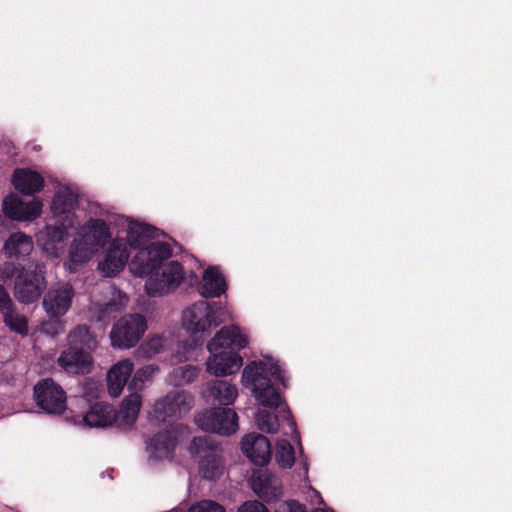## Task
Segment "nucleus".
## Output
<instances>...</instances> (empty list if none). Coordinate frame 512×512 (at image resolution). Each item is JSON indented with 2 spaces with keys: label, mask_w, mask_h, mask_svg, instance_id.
I'll return each mask as SVG.
<instances>
[{
  "label": "nucleus",
  "mask_w": 512,
  "mask_h": 512,
  "mask_svg": "<svg viewBox=\"0 0 512 512\" xmlns=\"http://www.w3.org/2000/svg\"><path fill=\"white\" fill-rule=\"evenodd\" d=\"M172 239L143 222L130 218V273L143 277L146 293L161 297L178 289L185 279V272L177 261L164 263L172 256Z\"/></svg>",
  "instance_id": "nucleus-1"
},
{
  "label": "nucleus",
  "mask_w": 512,
  "mask_h": 512,
  "mask_svg": "<svg viewBox=\"0 0 512 512\" xmlns=\"http://www.w3.org/2000/svg\"><path fill=\"white\" fill-rule=\"evenodd\" d=\"M127 401V397H125L122 401V405L124 406L125 402Z\"/></svg>",
  "instance_id": "nucleus-49"
},
{
  "label": "nucleus",
  "mask_w": 512,
  "mask_h": 512,
  "mask_svg": "<svg viewBox=\"0 0 512 512\" xmlns=\"http://www.w3.org/2000/svg\"><path fill=\"white\" fill-rule=\"evenodd\" d=\"M75 291L69 283H57L51 286L43 298V308L50 318L65 315L72 305Z\"/></svg>",
  "instance_id": "nucleus-14"
},
{
  "label": "nucleus",
  "mask_w": 512,
  "mask_h": 512,
  "mask_svg": "<svg viewBox=\"0 0 512 512\" xmlns=\"http://www.w3.org/2000/svg\"><path fill=\"white\" fill-rule=\"evenodd\" d=\"M113 307H114V305L109 304V305L106 307V311H108V312L112 311V310H113Z\"/></svg>",
  "instance_id": "nucleus-48"
},
{
  "label": "nucleus",
  "mask_w": 512,
  "mask_h": 512,
  "mask_svg": "<svg viewBox=\"0 0 512 512\" xmlns=\"http://www.w3.org/2000/svg\"><path fill=\"white\" fill-rule=\"evenodd\" d=\"M313 512H335V511L332 510L331 508L327 507L326 505H324L323 507L315 508L313 510Z\"/></svg>",
  "instance_id": "nucleus-46"
},
{
  "label": "nucleus",
  "mask_w": 512,
  "mask_h": 512,
  "mask_svg": "<svg viewBox=\"0 0 512 512\" xmlns=\"http://www.w3.org/2000/svg\"><path fill=\"white\" fill-rule=\"evenodd\" d=\"M227 289L225 278L218 267L210 266L203 274L200 293L203 297H219Z\"/></svg>",
  "instance_id": "nucleus-24"
},
{
  "label": "nucleus",
  "mask_w": 512,
  "mask_h": 512,
  "mask_svg": "<svg viewBox=\"0 0 512 512\" xmlns=\"http://www.w3.org/2000/svg\"><path fill=\"white\" fill-rule=\"evenodd\" d=\"M77 203V191L71 186L60 185L50 204V211L54 221H59L67 226H79L80 221L74 212Z\"/></svg>",
  "instance_id": "nucleus-9"
},
{
  "label": "nucleus",
  "mask_w": 512,
  "mask_h": 512,
  "mask_svg": "<svg viewBox=\"0 0 512 512\" xmlns=\"http://www.w3.org/2000/svg\"><path fill=\"white\" fill-rule=\"evenodd\" d=\"M197 343L196 342H183L178 345V348L175 353V357L179 362L193 359L194 354L196 352Z\"/></svg>",
  "instance_id": "nucleus-37"
},
{
  "label": "nucleus",
  "mask_w": 512,
  "mask_h": 512,
  "mask_svg": "<svg viewBox=\"0 0 512 512\" xmlns=\"http://www.w3.org/2000/svg\"><path fill=\"white\" fill-rule=\"evenodd\" d=\"M187 435V427L171 424L169 428L158 432L147 442V451L150 457L156 460H172L178 444Z\"/></svg>",
  "instance_id": "nucleus-7"
},
{
  "label": "nucleus",
  "mask_w": 512,
  "mask_h": 512,
  "mask_svg": "<svg viewBox=\"0 0 512 512\" xmlns=\"http://www.w3.org/2000/svg\"><path fill=\"white\" fill-rule=\"evenodd\" d=\"M286 386L287 378L279 361L271 356L248 363L241 374V384L249 389L258 406L277 410L283 406V398L275 388V382Z\"/></svg>",
  "instance_id": "nucleus-2"
},
{
  "label": "nucleus",
  "mask_w": 512,
  "mask_h": 512,
  "mask_svg": "<svg viewBox=\"0 0 512 512\" xmlns=\"http://www.w3.org/2000/svg\"><path fill=\"white\" fill-rule=\"evenodd\" d=\"M12 183L23 195H34L42 190L44 178L29 168H18L13 172Z\"/></svg>",
  "instance_id": "nucleus-20"
},
{
  "label": "nucleus",
  "mask_w": 512,
  "mask_h": 512,
  "mask_svg": "<svg viewBox=\"0 0 512 512\" xmlns=\"http://www.w3.org/2000/svg\"><path fill=\"white\" fill-rule=\"evenodd\" d=\"M110 238L109 227L103 220H88L70 244L66 269L70 273L75 272L103 248Z\"/></svg>",
  "instance_id": "nucleus-4"
},
{
  "label": "nucleus",
  "mask_w": 512,
  "mask_h": 512,
  "mask_svg": "<svg viewBox=\"0 0 512 512\" xmlns=\"http://www.w3.org/2000/svg\"><path fill=\"white\" fill-rule=\"evenodd\" d=\"M278 415L272 412V410L258 409L254 413V423L256 427L265 433L276 434L279 431V419L287 425L289 432L295 440L299 441V433L296 428V423L292 418L291 412L286 405L278 408Z\"/></svg>",
  "instance_id": "nucleus-13"
},
{
  "label": "nucleus",
  "mask_w": 512,
  "mask_h": 512,
  "mask_svg": "<svg viewBox=\"0 0 512 512\" xmlns=\"http://www.w3.org/2000/svg\"><path fill=\"white\" fill-rule=\"evenodd\" d=\"M111 344L114 348L128 347V319L122 317L114 324L110 333Z\"/></svg>",
  "instance_id": "nucleus-30"
},
{
  "label": "nucleus",
  "mask_w": 512,
  "mask_h": 512,
  "mask_svg": "<svg viewBox=\"0 0 512 512\" xmlns=\"http://www.w3.org/2000/svg\"><path fill=\"white\" fill-rule=\"evenodd\" d=\"M242 453L255 465L264 466L271 458L269 440L257 433L245 435L241 440Z\"/></svg>",
  "instance_id": "nucleus-16"
},
{
  "label": "nucleus",
  "mask_w": 512,
  "mask_h": 512,
  "mask_svg": "<svg viewBox=\"0 0 512 512\" xmlns=\"http://www.w3.org/2000/svg\"><path fill=\"white\" fill-rule=\"evenodd\" d=\"M181 325L189 334L203 336L212 327H216L218 322L215 320L212 306L200 300L182 311Z\"/></svg>",
  "instance_id": "nucleus-8"
},
{
  "label": "nucleus",
  "mask_w": 512,
  "mask_h": 512,
  "mask_svg": "<svg viewBox=\"0 0 512 512\" xmlns=\"http://www.w3.org/2000/svg\"><path fill=\"white\" fill-rule=\"evenodd\" d=\"M57 363L69 374H88L93 365L92 357L88 351L70 347L61 352Z\"/></svg>",
  "instance_id": "nucleus-17"
},
{
  "label": "nucleus",
  "mask_w": 512,
  "mask_h": 512,
  "mask_svg": "<svg viewBox=\"0 0 512 512\" xmlns=\"http://www.w3.org/2000/svg\"><path fill=\"white\" fill-rule=\"evenodd\" d=\"M194 422L199 429L219 435L233 434L239 428L237 413L229 408L205 409L195 415Z\"/></svg>",
  "instance_id": "nucleus-6"
},
{
  "label": "nucleus",
  "mask_w": 512,
  "mask_h": 512,
  "mask_svg": "<svg viewBox=\"0 0 512 512\" xmlns=\"http://www.w3.org/2000/svg\"><path fill=\"white\" fill-rule=\"evenodd\" d=\"M307 494V497L310 499L311 504H321L323 506L325 505L320 493L317 490H315L311 485L307 486Z\"/></svg>",
  "instance_id": "nucleus-44"
},
{
  "label": "nucleus",
  "mask_w": 512,
  "mask_h": 512,
  "mask_svg": "<svg viewBox=\"0 0 512 512\" xmlns=\"http://www.w3.org/2000/svg\"><path fill=\"white\" fill-rule=\"evenodd\" d=\"M238 395L237 386L226 380L209 381L203 391V397L207 401H213L223 406L232 405Z\"/></svg>",
  "instance_id": "nucleus-19"
},
{
  "label": "nucleus",
  "mask_w": 512,
  "mask_h": 512,
  "mask_svg": "<svg viewBox=\"0 0 512 512\" xmlns=\"http://www.w3.org/2000/svg\"><path fill=\"white\" fill-rule=\"evenodd\" d=\"M187 512H226V509L218 502L209 499H204L193 503L189 507Z\"/></svg>",
  "instance_id": "nucleus-34"
},
{
  "label": "nucleus",
  "mask_w": 512,
  "mask_h": 512,
  "mask_svg": "<svg viewBox=\"0 0 512 512\" xmlns=\"http://www.w3.org/2000/svg\"><path fill=\"white\" fill-rule=\"evenodd\" d=\"M43 202L40 198L24 201L17 194H10L2 201V210L11 220L17 222H32L40 217Z\"/></svg>",
  "instance_id": "nucleus-11"
},
{
  "label": "nucleus",
  "mask_w": 512,
  "mask_h": 512,
  "mask_svg": "<svg viewBox=\"0 0 512 512\" xmlns=\"http://www.w3.org/2000/svg\"><path fill=\"white\" fill-rule=\"evenodd\" d=\"M34 399L37 406L47 414L59 415L66 410L65 392L50 378L43 379L34 386Z\"/></svg>",
  "instance_id": "nucleus-10"
},
{
  "label": "nucleus",
  "mask_w": 512,
  "mask_h": 512,
  "mask_svg": "<svg viewBox=\"0 0 512 512\" xmlns=\"http://www.w3.org/2000/svg\"><path fill=\"white\" fill-rule=\"evenodd\" d=\"M118 413L113 406L106 403H95L83 416L82 422L91 428H104L113 425Z\"/></svg>",
  "instance_id": "nucleus-22"
},
{
  "label": "nucleus",
  "mask_w": 512,
  "mask_h": 512,
  "mask_svg": "<svg viewBox=\"0 0 512 512\" xmlns=\"http://www.w3.org/2000/svg\"><path fill=\"white\" fill-rule=\"evenodd\" d=\"M95 345V340L91 336L89 329L85 325L77 326L68 335V347L90 350Z\"/></svg>",
  "instance_id": "nucleus-27"
},
{
  "label": "nucleus",
  "mask_w": 512,
  "mask_h": 512,
  "mask_svg": "<svg viewBox=\"0 0 512 512\" xmlns=\"http://www.w3.org/2000/svg\"><path fill=\"white\" fill-rule=\"evenodd\" d=\"M198 376L195 366L187 365L175 368L169 375V382L174 386H183L193 382Z\"/></svg>",
  "instance_id": "nucleus-29"
},
{
  "label": "nucleus",
  "mask_w": 512,
  "mask_h": 512,
  "mask_svg": "<svg viewBox=\"0 0 512 512\" xmlns=\"http://www.w3.org/2000/svg\"><path fill=\"white\" fill-rule=\"evenodd\" d=\"M33 249L34 242L32 237L21 231L12 233L3 246V252L6 257L15 259L29 256Z\"/></svg>",
  "instance_id": "nucleus-23"
},
{
  "label": "nucleus",
  "mask_w": 512,
  "mask_h": 512,
  "mask_svg": "<svg viewBox=\"0 0 512 512\" xmlns=\"http://www.w3.org/2000/svg\"><path fill=\"white\" fill-rule=\"evenodd\" d=\"M130 416L137 413L141 406V399L138 394H130Z\"/></svg>",
  "instance_id": "nucleus-45"
},
{
  "label": "nucleus",
  "mask_w": 512,
  "mask_h": 512,
  "mask_svg": "<svg viewBox=\"0 0 512 512\" xmlns=\"http://www.w3.org/2000/svg\"><path fill=\"white\" fill-rule=\"evenodd\" d=\"M3 313V322L12 331H15L21 335H27L28 325L27 320L24 316L16 313L13 310V306L5 310Z\"/></svg>",
  "instance_id": "nucleus-31"
},
{
  "label": "nucleus",
  "mask_w": 512,
  "mask_h": 512,
  "mask_svg": "<svg viewBox=\"0 0 512 512\" xmlns=\"http://www.w3.org/2000/svg\"><path fill=\"white\" fill-rule=\"evenodd\" d=\"M41 332L51 337H55L64 331V323L58 318H52L41 325Z\"/></svg>",
  "instance_id": "nucleus-38"
},
{
  "label": "nucleus",
  "mask_w": 512,
  "mask_h": 512,
  "mask_svg": "<svg viewBox=\"0 0 512 512\" xmlns=\"http://www.w3.org/2000/svg\"><path fill=\"white\" fill-rule=\"evenodd\" d=\"M275 459L282 468H291L295 463V450L286 439L277 440Z\"/></svg>",
  "instance_id": "nucleus-28"
},
{
  "label": "nucleus",
  "mask_w": 512,
  "mask_h": 512,
  "mask_svg": "<svg viewBox=\"0 0 512 512\" xmlns=\"http://www.w3.org/2000/svg\"><path fill=\"white\" fill-rule=\"evenodd\" d=\"M46 266L43 263L31 262L17 275L14 283V295L24 304L37 301L46 288Z\"/></svg>",
  "instance_id": "nucleus-5"
},
{
  "label": "nucleus",
  "mask_w": 512,
  "mask_h": 512,
  "mask_svg": "<svg viewBox=\"0 0 512 512\" xmlns=\"http://www.w3.org/2000/svg\"><path fill=\"white\" fill-rule=\"evenodd\" d=\"M82 390L84 398L89 402L97 399L103 391L101 383L94 379H86Z\"/></svg>",
  "instance_id": "nucleus-35"
},
{
  "label": "nucleus",
  "mask_w": 512,
  "mask_h": 512,
  "mask_svg": "<svg viewBox=\"0 0 512 512\" xmlns=\"http://www.w3.org/2000/svg\"><path fill=\"white\" fill-rule=\"evenodd\" d=\"M127 261V243L123 239L116 240L107 251L104 259L99 262L98 269L104 276L112 277L123 269Z\"/></svg>",
  "instance_id": "nucleus-18"
},
{
  "label": "nucleus",
  "mask_w": 512,
  "mask_h": 512,
  "mask_svg": "<svg viewBox=\"0 0 512 512\" xmlns=\"http://www.w3.org/2000/svg\"><path fill=\"white\" fill-rule=\"evenodd\" d=\"M153 373L154 369L151 366H147L137 371L133 377V387L135 389H141L145 381L149 380Z\"/></svg>",
  "instance_id": "nucleus-39"
},
{
  "label": "nucleus",
  "mask_w": 512,
  "mask_h": 512,
  "mask_svg": "<svg viewBox=\"0 0 512 512\" xmlns=\"http://www.w3.org/2000/svg\"><path fill=\"white\" fill-rule=\"evenodd\" d=\"M12 306L13 304L9 293L2 285H0V311L4 312Z\"/></svg>",
  "instance_id": "nucleus-42"
},
{
  "label": "nucleus",
  "mask_w": 512,
  "mask_h": 512,
  "mask_svg": "<svg viewBox=\"0 0 512 512\" xmlns=\"http://www.w3.org/2000/svg\"><path fill=\"white\" fill-rule=\"evenodd\" d=\"M275 512H306L305 507L295 500L281 502Z\"/></svg>",
  "instance_id": "nucleus-41"
},
{
  "label": "nucleus",
  "mask_w": 512,
  "mask_h": 512,
  "mask_svg": "<svg viewBox=\"0 0 512 512\" xmlns=\"http://www.w3.org/2000/svg\"><path fill=\"white\" fill-rule=\"evenodd\" d=\"M121 415L122 417L125 419L126 417H128V413L126 412L125 408L123 407V409L121 410Z\"/></svg>",
  "instance_id": "nucleus-47"
},
{
  "label": "nucleus",
  "mask_w": 512,
  "mask_h": 512,
  "mask_svg": "<svg viewBox=\"0 0 512 512\" xmlns=\"http://www.w3.org/2000/svg\"><path fill=\"white\" fill-rule=\"evenodd\" d=\"M77 227L55 221L53 225H46L37 234V243L48 257L59 258L64 251L65 241L68 239L70 230Z\"/></svg>",
  "instance_id": "nucleus-12"
},
{
  "label": "nucleus",
  "mask_w": 512,
  "mask_h": 512,
  "mask_svg": "<svg viewBox=\"0 0 512 512\" xmlns=\"http://www.w3.org/2000/svg\"><path fill=\"white\" fill-rule=\"evenodd\" d=\"M188 452L192 458H196V457L203 458L205 455L209 454L210 452H216V450L213 448L208 437L204 436V437H194L188 446Z\"/></svg>",
  "instance_id": "nucleus-32"
},
{
  "label": "nucleus",
  "mask_w": 512,
  "mask_h": 512,
  "mask_svg": "<svg viewBox=\"0 0 512 512\" xmlns=\"http://www.w3.org/2000/svg\"><path fill=\"white\" fill-rule=\"evenodd\" d=\"M192 397L182 391L169 393L163 399L157 401L154 406L155 417L165 422L167 418L180 417L186 414L192 407Z\"/></svg>",
  "instance_id": "nucleus-15"
},
{
  "label": "nucleus",
  "mask_w": 512,
  "mask_h": 512,
  "mask_svg": "<svg viewBox=\"0 0 512 512\" xmlns=\"http://www.w3.org/2000/svg\"><path fill=\"white\" fill-rule=\"evenodd\" d=\"M253 491L266 501L278 499L283 493L282 483L278 477L268 472L259 473L251 483Z\"/></svg>",
  "instance_id": "nucleus-21"
},
{
  "label": "nucleus",
  "mask_w": 512,
  "mask_h": 512,
  "mask_svg": "<svg viewBox=\"0 0 512 512\" xmlns=\"http://www.w3.org/2000/svg\"><path fill=\"white\" fill-rule=\"evenodd\" d=\"M198 472L203 479L216 481L224 476L226 467L217 452H210L200 460Z\"/></svg>",
  "instance_id": "nucleus-25"
},
{
  "label": "nucleus",
  "mask_w": 512,
  "mask_h": 512,
  "mask_svg": "<svg viewBox=\"0 0 512 512\" xmlns=\"http://www.w3.org/2000/svg\"><path fill=\"white\" fill-rule=\"evenodd\" d=\"M128 381V360L116 363L107 374L108 393L118 397Z\"/></svg>",
  "instance_id": "nucleus-26"
},
{
  "label": "nucleus",
  "mask_w": 512,
  "mask_h": 512,
  "mask_svg": "<svg viewBox=\"0 0 512 512\" xmlns=\"http://www.w3.org/2000/svg\"><path fill=\"white\" fill-rule=\"evenodd\" d=\"M299 452L300 457L298 459V466L302 470L303 478L305 481L308 480V471H309V462L307 457L303 454V449L301 444L299 443Z\"/></svg>",
  "instance_id": "nucleus-43"
},
{
  "label": "nucleus",
  "mask_w": 512,
  "mask_h": 512,
  "mask_svg": "<svg viewBox=\"0 0 512 512\" xmlns=\"http://www.w3.org/2000/svg\"><path fill=\"white\" fill-rule=\"evenodd\" d=\"M164 345V341L161 337H152L148 342L140 347L141 353L144 357L150 358L154 354L158 353Z\"/></svg>",
  "instance_id": "nucleus-36"
},
{
  "label": "nucleus",
  "mask_w": 512,
  "mask_h": 512,
  "mask_svg": "<svg viewBox=\"0 0 512 512\" xmlns=\"http://www.w3.org/2000/svg\"><path fill=\"white\" fill-rule=\"evenodd\" d=\"M249 343L250 336L245 329L237 325L221 328L207 344L210 353L206 361L207 372L215 377L237 373L243 364L238 351L248 347Z\"/></svg>",
  "instance_id": "nucleus-3"
},
{
  "label": "nucleus",
  "mask_w": 512,
  "mask_h": 512,
  "mask_svg": "<svg viewBox=\"0 0 512 512\" xmlns=\"http://www.w3.org/2000/svg\"><path fill=\"white\" fill-rule=\"evenodd\" d=\"M237 512H270L265 505L257 500H249L242 503Z\"/></svg>",
  "instance_id": "nucleus-40"
},
{
  "label": "nucleus",
  "mask_w": 512,
  "mask_h": 512,
  "mask_svg": "<svg viewBox=\"0 0 512 512\" xmlns=\"http://www.w3.org/2000/svg\"><path fill=\"white\" fill-rule=\"evenodd\" d=\"M147 329L146 318L142 314L130 315V347L138 341Z\"/></svg>",
  "instance_id": "nucleus-33"
}]
</instances>
